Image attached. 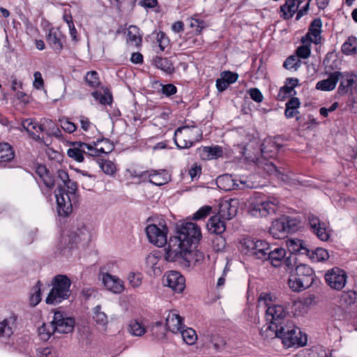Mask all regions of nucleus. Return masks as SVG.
<instances>
[{"instance_id":"f257e3e1","label":"nucleus","mask_w":357,"mask_h":357,"mask_svg":"<svg viewBox=\"0 0 357 357\" xmlns=\"http://www.w3.org/2000/svg\"><path fill=\"white\" fill-rule=\"evenodd\" d=\"M201 237V229L195 223L187 222L178 224L176 234L170 237L165 249V260L178 261L189 266L192 263L191 246L197 244Z\"/></svg>"},{"instance_id":"f03ea898","label":"nucleus","mask_w":357,"mask_h":357,"mask_svg":"<svg viewBox=\"0 0 357 357\" xmlns=\"http://www.w3.org/2000/svg\"><path fill=\"white\" fill-rule=\"evenodd\" d=\"M255 178V175L249 176H239L237 177L225 174L217 178L216 184L220 189L224 191L252 189L259 186V183Z\"/></svg>"},{"instance_id":"7ed1b4c3","label":"nucleus","mask_w":357,"mask_h":357,"mask_svg":"<svg viewBox=\"0 0 357 357\" xmlns=\"http://www.w3.org/2000/svg\"><path fill=\"white\" fill-rule=\"evenodd\" d=\"M279 338L283 344L289 348L303 347L307 344V335L292 322L281 323L279 331Z\"/></svg>"},{"instance_id":"20e7f679","label":"nucleus","mask_w":357,"mask_h":357,"mask_svg":"<svg viewBox=\"0 0 357 357\" xmlns=\"http://www.w3.org/2000/svg\"><path fill=\"white\" fill-rule=\"evenodd\" d=\"M52 288L50 290L46 303L47 304H58L69 298L70 295V280L64 275L54 276L52 281Z\"/></svg>"},{"instance_id":"39448f33","label":"nucleus","mask_w":357,"mask_h":357,"mask_svg":"<svg viewBox=\"0 0 357 357\" xmlns=\"http://www.w3.org/2000/svg\"><path fill=\"white\" fill-rule=\"evenodd\" d=\"M340 82L337 93L341 96L349 94L352 98V110L357 112V75L353 73L336 71V84Z\"/></svg>"},{"instance_id":"423d86ee","label":"nucleus","mask_w":357,"mask_h":357,"mask_svg":"<svg viewBox=\"0 0 357 357\" xmlns=\"http://www.w3.org/2000/svg\"><path fill=\"white\" fill-rule=\"evenodd\" d=\"M89 232L84 225L77 227L76 230L71 231L68 235L63 236L58 245L61 253L66 257L71 254V250L79 242H88Z\"/></svg>"},{"instance_id":"0eeeda50","label":"nucleus","mask_w":357,"mask_h":357,"mask_svg":"<svg viewBox=\"0 0 357 357\" xmlns=\"http://www.w3.org/2000/svg\"><path fill=\"white\" fill-rule=\"evenodd\" d=\"M202 133L195 125L178 127L174 132V141L178 149H188L199 141Z\"/></svg>"},{"instance_id":"6e6552de","label":"nucleus","mask_w":357,"mask_h":357,"mask_svg":"<svg viewBox=\"0 0 357 357\" xmlns=\"http://www.w3.org/2000/svg\"><path fill=\"white\" fill-rule=\"evenodd\" d=\"M76 192L64 188L61 185L58 186L54 194L59 215L66 217L72 212L73 204L77 202Z\"/></svg>"},{"instance_id":"1a4fd4ad","label":"nucleus","mask_w":357,"mask_h":357,"mask_svg":"<svg viewBox=\"0 0 357 357\" xmlns=\"http://www.w3.org/2000/svg\"><path fill=\"white\" fill-rule=\"evenodd\" d=\"M269 248L270 245L267 241L252 238H243L239 248L243 254L262 260L266 258Z\"/></svg>"},{"instance_id":"9d476101","label":"nucleus","mask_w":357,"mask_h":357,"mask_svg":"<svg viewBox=\"0 0 357 357\" xmlns=\"http://www.w3.org/2000/svg\"><path fill=\"white\" fill-rule=\"evenodd\" d=\"M279 204L275 197L254 200L250 204L249 213L255 218H265L275 214L279 208Z\"/></svg>"},{"instance_id":"9b49d317","label":"nucleus","mask_w":357,"mask_h":357,"mask_svg":"<svg viewBox=\"0 0 357 357\" xmlns=\"http://www.w3.org/2000/svg\"><path fill=\"white\" fill-rule=\"evenodd\" d=\"M169 229L165 220L160 218L146 228L149 242L158 247H162L167 243Z\"/></svg>"},{"instance_id":"f8f14e48","label":"nucleus","mask_w":357,"mask_h":357,"mask_svg":"<svg viewBox=\"0 0 357 357\" xmlns=\"http://www.w3.org/2000/svg\"><path fill=\"white\" fill-rule=\"evenodd\" d=\"M298 228V222L289 216L283 215L272 222L270 234L275 239L284 238L288 233L294 232Z\"/></svg>"},{"instance_id":"ddd939ff","label":"nucleus","mask_w":357,"mask_h":357,"mask_svg":"<svg viewBox=\"0 0 357 357\" xmlns=\"http://www.w3.org/2000/svg\"><path fill=\"white\" fill-rule=\"evenodd\" d=\"M311 1L312 0H308L305 6L298 10V9L300 4L302 3L301 0H286L285 3L282 5L280 8V17L284 20H289L297 13L296 20H298L308 10L309 4Z\"/></svg>"},{"instance_id":"4468645a","label":"nucleus","mask_w":357,"mask_h":357,"mask_svg":"<svg viewBox=\"0 0 357 357\" xmlns=\"http://www.w3.org/2000/svg\"><path fill=\"white\" fill-rule=\"evenodd\" d=\"M332 58L333 52H330L324 60L325 72L329 75V77L317 83L316 89L318 90L328 91L335 89V72L333 71L335 60H333Z\"/></svg>"},{"instance_id":"2eb2a0df","label":"nucleus","mask_w":357,"mask_h":357,"mask_svg":"<svg viewBox=\"0 0 357 357\" xmlns=\"http://www.w3.org/2000/svg\"><path fill=\"white\" fill-rule=\"evenodd\" d=\"M54 333H69L75 326V320L71 317H64L60 312H55L52 321Z\"/></svg>"},{"instance_id":"dca6fc26","label":"nucleus","mask_w":357,"mask_h":357,"mask_svg":"<svg viewBox=\"0 0 357 357\" xmlns=\"http://www.w3.org/2000/svg\"><path fill=\"white\" fill-rule=\"evenodd\" d=\"M288 313L289 311L284 305L275 304L268 307L266 317L268 321L280 325L281 323H287L284 318Z\"/></svg>"},{"instance_id":"f3484780","label":"nucleus","mask_w":357,"mask_h":357,"mask_svg":"<svg viewBox=\"0 0 357 357\" xmlns=\"http://www.w3.org/2000/svg\"><path fill=\"white\" fill-rule=\"evenodd\" d=\"M163 282L176 293H181L185 287V278L179 272L175 271L167 272Z\"/></svg>"},{"instance_id":"a211bd4d","label":"nucleus","mask_w":357,"mask_h":357,"mask_svg":"<svg viewBox=\"0 0 357 357\" xmlns=\"http://www.w3.org/2000/svg\"><path fill=\"white\" fill-rule=\"evenodd\" d=\"M102 281L105 288L113 294H120L125 290L124 282L108 273L102 274Z\"/></svg>"},{"instance_id":"6ab92c4d","label":"nucleus","mask_w":357,"mask_h":357,"mask_svg":"<svg viewBox=\"0 0 357 357\" xmlns=\"http://www.w3.org/2000/svg\"><path fill=\"white\" fill-rule=\"evenodd\" d=\"M232 199L224 200L219 204L218 215H220L225 220H231L235 217L238 212V208Z\"/></svg>"},{"instance_id":"aec40b11","label":"nucleus","mask_w":357,"mask_h":357,"mask_svg":"<svg viewBox=\"0 0 357 357\" xmlns=\"http://www.w3.org/2000/svg\"><path fill=\"white\" fill-rule=\"evenodd\" d=\"M286 246L291 254L306 255L309 252V248L306 243L303 240L299 238H288L286 241Z\"/></svg>"},{"instance_id":"412c9836","label":"nucleus","mask_w":357,"mask_h":357,"mask_svg":"<svg viewBox=\"0 0 357 357\" xmlns=\"http://www.w3.org/2000/svg\"><path fill=\"white\" fill-rule=\"evenodd\" d=\"M143 176H148L149 182L155 185L160 186L168 182L169 176L165 170L151 169L142 174Z\"/></svg>"},{"instance_id":"4be33fe9","label":"nucleus","mask_w":357,"mask_h":357,"mask_svg":"<svg viewBox=\"0 0 357 357\" xmlns=\"http://www.w3.org/2000/svg\"><path fill=\"white\" fill-rule=\"evenodd\" d=\"M166 326L174 333H178L184 328L182 317L174 310L168 313L166 317Z\"/></svg>"},{"instance_id":"5701e85b","label":"nucleus","mask_w":357,"mask_h":357,"mask_svg":"<svg viewBox=\"0 0 357 357\" xmlns=\"http://www.w3.org/2000/svg\"><path fill=\"white\" fill-rule=\"evenodd\" d=\"M286 256V250L283 248H275L273 250H268L264 260H269L274 267H279L282 265L284 257Z\"/></svg>"},{"instance_id":"b1692460","label":"nucleus","mask_w":357,"mask_h":357,"mask_svg":"<svg viewBox=\"0 0 357 357\" xmlns=\"http://www.w3.org/2000/svg\"><path fill=\"white\" fill-rule=\"evenodd\" d=\"M62 34L57 29H50L47 36V42L56 53H60L63 49Z\"/></svg>"},{"instance_id":"393cba45","label":"nucleus","mask_w":357,"mask_h":357,"mask_svg":"<svg viewBox=\"0 0 357 357\" xmlns=\"http://www.w3.org/2000/svg\"><path fill=\"white\" fill-rule=\"evenodd\" d=\"M308 222L312 232L314 233L320 240H328V234L326 229L321 225L320 220L317 217L310 215L308 217Z\"/></svg>"},{"instance_id":"a878e982","label":"nucleus","mask_w":357,"mask_h":357,"mask_svg":"<svg viewBox=\"0 0 357 357\" xmlns=\"http://www.w3.org/2000/svg\"><path fill=\"white\" fill-rule=\"evenodd\" d=\"M225 220L218 214L211 217L206 225L208 230L215 234H222L226 229Z\"/></svg>"},{"instance_id":"bb28decb","label":"nucleus","mask_w":357,"mask_h":357,"mask_svg":"<svg viewBox=\"0 0 357 357\" xmlns=\"http://www.w3.org/2000/svg\"><path fill=\"white\" fill-rule=\"evenodd\" d=\"M22 127L29 133H30L33 138L39 139L38 133L46 130L44 125H39L36 121L31 119H26L22 121Z\"/></svg>"},{"instance_id":"cd10ccee","label":"nucleus","mask_w":357,"mask_h":357,"mask_svg":"<svg viewBox=\"0 0 357 357\" xmlns=\"http://www.w3.org/2000/svg\"><path fill=\"white\" fill-rule=\"evenodd\" d=\"M289 288L296 292L302 291L312 286V282L298 275L291 276L288 281Z\"/></svg>"},{"instance_id":"c85d7f7f","label":"nucleus","mask_w":357,"mask_h":357,"mask_svg":"<svg viewBox=\"0 0 357 357\" xmlns=\"http://www.w3.org/2000/svg\"><path fill=\"white\" fill-rule=\"evenodd\" d=\"M226 344L223 337L216 334L207 335L204 341V346L207 349H213L215 351L222 349Z\"/></svg>"},{"instance_id":"c756f323","label":"nucleus","mask_w":357,"mask_h":357,"mask_svg":"<svg viewBox=\"0 0 357 357\" xmlns=\"http://www.w3.org/2000/svg\"><path fill=\"white\" fill-rule=\"evenodd\" d=\"M321 20L319 18L314 19L310 24L307 36L311 42L317 44L321 40Z\"/></svg>"},{"instance_id":"7c9ffc66","label":"nucleus","mask_w":357,"mask_h":357,"mask_svg":"<svg viewBox=\"0 0 357 357\" xmlns=\"http://www.w3.org/2000/svg\"><path fill=\"white\" fill-rule=\"evenodd\" d=\"M338 306L340 308L346 309L355 303L356 294L354 291L340 292L338 295Z\"/></svg>"},{"instance_id":"2f4dec72","label":"nucleus","mask_w":357,"mask_h":357,"mask_svg":"<svg viewBox=\"0 0 357 357\" xmlns=\"http://www.w3.org/2000/svg\"><path fill=\"white\" fill-rule=\"evenodd\" d=\"M301 102L298 98H291L286 103V108L284 111V115L287 119H291L293 117L296 118V120H299V116L297 114H299L298 110L300 107Z\"/></svg>"},{"instance_id":"473e14b6","label":"nucleus","mask_w":357,"mask_h":357,"mask_svg":"<svg viewBox=\"0 0 357 357\" xmlns=\"http://www.w3.org/2000/svg\"><path fill=\"white\" fill-rule=\"evenodd\" d=\"M296 275L304 278L305 280L312 282V284L314 282L315 274L313 269L305 264H301L296 266Z\"/></svg>"},{"instance_id":"72a5a7b5","label":"nucleus","mask_w":357,"mask_h":357,"mask_svg":"<svg viewBox=\"0 0 357 357\" xmlns=\"http://www.w3.org/2000/svg\"><path fill=\"white\" fill-rule=\"evenodd\" d=\"M15 319L13 317L5 319L0 322V337H9L13 333Z\"/></svg>"},{"instance_id":"f704fd0d","label":"nucleus","mask_w":357,"mask_h":357,"mask_svg":"<svg viewBox=\"0 0 357 357\" xmlns=\"http://www.w3.org/2000/svg\"><path fill=\"white\" fill-rule=\"evenodd\" d=\"M280 325L278 324H270L264 326L260 330V334L264 338H279V331Z\"/></svg>"},{"instance_id":"c9c22d12","label":"nucleus","mask_w":357,"mask_h":357,"mask_svg":"<svg viewBox=\"0 0 357 357\" xmlns=\"http://www.w3.org/2000/svg\"><path fill=\"white\" fill-rule=\"evenodd\" d=\"M155 66L164 71L166 74L171 75L174 72L172 63L167 58L157 56L153 59Z\"/></svg>"},{"instance_id":"e433bc0d","label":"nucleus","mask_w":357,"mask_h":357,"mask_svg":"<svg viewBox=\"0 0 357 357\" xmlns=\"http://www.w3.org/2000/svg\"><path fill=\"white\" fill-rule=\"evenodd\" d=\"M93 319L98 325L103 327L108 324L107 316L105 312L102 311L100 305H98L93 308Z\"/></svg>"},{"instance_id":"4c0bfd02","label":"nucleus","mask_w":357,"mask_h":357,"mask_svg":"<svg viewBox=\"0 0 357 357\" xmlns=\"http://www.w3.org/2000/svg\"><path fill=\"white\" fill-rule=\"evenodd\" d=\"M68 155L78 162H82L84 160V151L79 147V142H75L72 144V147L67 151Z\"/></svg>"},{"instance_id":"58836bf2","label":"nucleus","mask_w":357,"mask_h":357,"mask_svg":"<svg viewBox=\"0 0 357 357\" xmlns=\"http://www.w3.org/2000/svg\"><path fill=\"white\" fill-rule=\"evenodd\" d=\"M15 156L12 146L8 143L0 144V163L10 161Z\"/></svg>"},{"instance_id":"ea45409f","label":"nucleus","mask_w":357,"mask_h":357,"mask_svg":"<svg viewBox=\"0 0 357 357\" xmlns=\"http://www.w3.org/2000/svg\"><path fill=\"white\" fill-rule=\"evenodd\" d=\"M57 178L60 179L63 183L62 187L66 189H70L73 192L77 191V183L69 179L68 174L66 171L59 169L57 171Z\"/></svg>"},{"instance_id":"a19ab883","label":"nucleus","mask_w":357,"mask_h":357,"mask_svg":"<svg viewBox=\"0 0 357 357\" xmlns=\"http://www.w3.org/2000/svg\"><path fill=\"white\" fill-rule=\"evenodd\" d=\"M222 153V149L218 146L213 147L204 146L201 155L204 159L211 160L220 157Z\"/></svg>"},{"instance_id":"79ce46f5","label":"nucleus","mask_w":357,"mask_h":357,"mask_svg":"<svg viewBox=\"0 0 357 357\" xmlns=\"http://www.w3.org/2000/svg\"><path fill=\"white\" fill-rule=\"evenodd\" d=\"M306 256L313 261H324L329 257L327 250L321 248H317L314 250H310L309 249V252Z\"/></svg>"},{"instance_id":"37998d69","label":"nucleus","mask_w":357,"mask_h":357,"mask_svg":"<svg viewBox=\"0 0 357 357\" xmlns=\"http://www.w3.org/2000/svg\"><path fill=\"white\" fill-rule=\"evenodd\" d=\"M128 331L132 335L141 337L146 333V329L143 324L137 320H132L128 325Z\"/></svg>"},{"instance_id":"c03bdc74","label":"nucleus","mask_w":357,"mask_h":357,"mask_svg":"<svg viewBox=\"0 0 357 357\" xmlns=\"http://www.w3.org/2000/svg\"><path fill=\"white\" fill-rule=\"evenodd\" d=\"M128 40L135 46H139L142 42L139 29L136 26H130L128 29Z\"/></svg>"},{"instance_id":"a18cd8bd","label":"nucleus","mask_w":357,"mask_h":357,"mask_svg":"<svg viewBox=\"0 0 357 357\" xmlns=\"http://www.w3.org/2000/svg\"><path fill=\"white\" fill-rule=\"evenodd\" d=\"M357 50V38L354 36H350L343 43L342 51L345 54H352Z\"/></svg>"},{"instance_id":"49530a36","label":"nucleus","mask_w":357,"mask_h":357,"mask_svg":"<svg viewBox=\"0 0 357 357\" xmlns=\"http://www.w3.org/2000/svg\"><path fill=\"white\" fill-rule=\"evenodd\" d=\"M181 333L183 341L189 345L195 344L197 340V335L194 329L188 328L186 329H181Z\"/></svg>"},{"instance_id":"de8ad7c7","label":"nucleus","mask_w":357,"mask_h":357,"mask_svg":"<svg viewBox=\"0 0 357 357\" xmlns=\"http://www.w3.org/2000/svg\"><path fill=\"white\" fill-rule=\"evenodd\" d=\"M104 143L107 146V149L99 146L100 144H95L88 155L91 156H99L101 153L107 154L110 153L114 149V145L109 141H105Z\"/></svg>"},{"instance_id":"09e8293b","label":"nucleus","mask_w":357,"mask_h":357,"mask_svg":"<svg viewBox=\"0 0 357 357\" xmlns=\"http://www.w3.org/2000/svg\"><path fill=\"white\" fill-rule=\"evenodd\" d=\"M38 335L42 340L47 341L54 333L52 322L50 324H43L38 329Z\"/></svg>"},{"instance_id":"8fccbe9b","label":"nucleus","mask_w":357,"mask_h":357,"mask_svg":"<svg viewBox=\"0 0 357 357\" xmlns=\"http://www.w3.org/2000/svg\"><path fill=\"white\" fill-rule=\"evenodd\" d=\"M126 278L132 288H138L142 284V275L140 273L130 272Z\"/></svg>"},{"instance_id":"3c124183","label":"nucleus","mask_w":357,"mask_h":357,"mask_svg":"<svg viewBox=\"0 0 357 357\" xmlns=\"http://www.w3.org/2000/svg\"><path fill=\"white\" fill-rule=\"evenodd\" d=\"M41 286H42V284H41L40 281H38L33 288L34 291L31 295V297H30V304L32 306H36L41 301V293H40Z\"/></svg>"},{"instance_id":"603ef678","label":"nucleus","mask_w":357,"mask_h":357,"mask_svg":"<svg viewBox=\"0 0 357 357\" xmlns=\"http://www.w3.org/2000/svg\"><path fill=\"white\" fill-rule=\"evenodd\" d=\"M347 279V273L342 269L336 268V290L341 289L344 287Z\"/></svg>"},{"instance_id":"864d4df0","label":"nucleus","mask_w":357,"mask_h":357,"mask_svg":"<svg viewBox=\"0 0 357 357\" xmlns=\"http://www.w3.org/2000/svg\"><path fill=\"white\" fill-rule=\"evenodd\" d=\"M85 80L92 88H96L100 84L98 75L96 71L88 72L85 76Z\"/></svg>"},{"instance_id":"5fc2aeb1","label":"nucleus","mask_w":357,"mask_h":357,"mask_svg":"<svg viewBox=\"0 0 357 357\" xmlns=\"http://www.w3.org/2000/svg\"><path fill=\"white\" fill-rule=\"evenodd\" d=\"M99 167L107 175H112L116 172L115 165L110 160H101L99 162Z\"/></svg>"},{"instance_id":"6e6d98bb","label":"nucleus","mask_w":357,"mask_h":357,"mask_svg":"<svg viewBox=\"0 0 357 357\" xmlns=\"http://www.w3.org/2000/svg\"><path fill=\"white\" fill-rule=\"evenodd\" d=\"M283 66L287 69L297 70L301 66V61L297 56H290L285 60Z\"/></svg>"},{"instance_id":"4d7b16f0","label":"nucleus","mask_w":357,"mask_h":357,"mask_svg":"<svg viewBox=\"0 0 357 357\" xmlns=\"http://www.w3.org/2000/svg\"><path fill=\"white\" fill-rule=\"evenodd\" d=\"M59 122L62 129L68 133H73L77 129V126L67 118L59 119Z\"/></svg>"},{"instance_id":"13d9d810","label":"nucleus","mask_w":357,"mask_h":357,"mask_svg":"<svg viewBox=\"0 0 357 357\" xmlns=\"http://www.w3.org/2000/svg\"><path fill=\"white\" fill-rule=\"evenodd\" d=\"M94 99L102 105H109L112 102V96L110 95L105 96L101 92L95 91L92 93Z\"/></svg>"},{"instance_id":"bf43d9fd","label":"nucleus","mask_w":357,"mask_h":357,"mask_svg":"<svg viewBox=\"0 0 357 357\" xmlns=\"http://www.w3.org/2000/svg\"><path fill=\"white\" fill-rule=\"evenodd\" d=\"M45 154L50 160H54L58 162L62 160V155L59 151H55L49 146L45 149Z\"/></svg>"},{"instance_id":"052dcab7","label":"nucleus","mask_w":357,"mask_h":357,"mask_svg":"<svg viewBox=\"0 0 357 357\" xmlns=\"http://www.w3.org/2000/svg\"><path fill=\"white\" fill-rule=\"evenodd\" d=\"M211 211V207L209 206H204L201 207L193 215V220H199L206 218L209 215Z\"/></svg>"},{"instance_id":"680f3d73","label":"nucleus","mask_w":357,"mask_h":357,"mask_svg":"<svg viewBox=\"0 0 357 357\" xmlns=\"http://www.w3.org/2000/svg\"><path fill=\"white\" fill-rule=\"evenodd\" d=\"M297 257L295 254H290L288 257H284L282 261V265H284L287 269H293L296 266Z\"/></svg>"},{"instance_id":"e2e57ef3","label":"nucleus","mask_w":357,"mask_h":357,"mask_svg":"<svg viewBox=\"0 0 357 357\" xmlns=\"http://www.w3.org/2000/svg\"><path fill=\"white\" fill-rule=\"evenodd\" d=\"M190 26L195 29L197 34H199L204 28L205 23L203 20L191 17L189 19Z\"/></svg>"},{"instance_id":"0e129e2a","label":"nucleus","mask_w":357,"mask_h":357,"mask_svg":"<svg viewBox=\"0 0 357 357\" xmlns=\"http://www.w3.org/2000/svg\"><path fill=\"white\" fill-rule=\"evenodd\" d=\"M324 280L331 289H335V268H332L326 272Z\"/></svg>"},{"instance_id":"69168bd1","label":"nucleus","mask_w":357,"mask_h":357,"mask_svg":"<svg viewBox=\"0 0 357 357\" xmlns=\"http://www.w3.org/2000/svg\"><path fill=\"white\" fill-rule=\"evenodd\" d=\"M220 75L229 85L236 82L238 77V75L237 73L230 71H223L221 73Z\"/></svg>"},{"instance_id":"338daca9","label":"nucleus","mask_w":357,"mask_h":357,"mask_svg":"<svg viewBox=\"0 0 357 357\" xmlns=\"http://www.w3.org/2000/svg\"><path fill=\"white\" fill-rule=\"evenodd\" d=\"M311 50L310 46L305 45L298 47L296 50L297 58L307 59L310 55Z\"/></svg>"},{"instance_id":"774afa93","label":"nucleus","mask_w":357,"mask_h":357,"mask_svg":"<svg viewBox=\"0 0 357 357\" xmlns=\"http://www.w3.org/2000/svg\"><path fill=\"white\" fill-rule=\"evenodd\" d=\"M248 94L250 98L256 102H261L264 100V96L261 92L257 88H252L248 91Z\"/></svg>"}]
</instances>
